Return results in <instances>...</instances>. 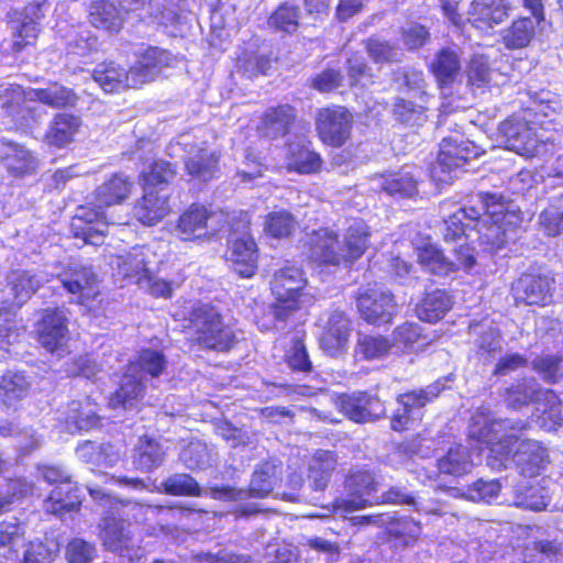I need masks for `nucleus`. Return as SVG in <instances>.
<instances>
[{
	"label": "nucleus",
	"mask_w": 563,
	"mask_h": 563,
	"mask_svg": "<svg viewBox=\"0 0 563 563\" xmlns=\"http://www.w3.org/2000/svg\"><path fill=\"white\" fill-rule=\"evenodd\" d=\"M44 0H37L25 7V19L13 34L12 49L15 53L33 45L40 32L36 20L42 18L41 5Z\"/></svg>",
	"instance_id": "34"
},
{
	"label": "nucleus",
	"mask_w": 563,
	"mask_h": 563,
	"mask_svg": "<svg viewBox=\"0 0 563 563\" xmlns=\"http://www.w3.org/2000/svg\"><path fill=\"white\" fill-rule=\"evenodd\" d=\"M475 156L473 146L465 142L462 137L449 136L444 137L440 143V151L438 154L437 163L431 173L433 177L443 180L439 176V170L450 172L454 168L462 167L471 156Z\"/></svg>",
	"instance_id": "14"
},
{
	"label": "nucleus",
	"mask_w": 563,
	"mask_h": 563,
	"mask_svg": "<svg viewBox=\"0 0 563 563\" xmlns=\"http://www.w3.org/2000/svg\"><path fill=\"white\" fill-rule=\"evenodd\" d=\"M421 527L411 518L399 519L388 527V534L402 541L404 545L408 547L419 538Z\"/></svg>",
	"instance_id": "58"
},
{
	"label": "nucleus",
	"mask_w": 563,
	"mask_h": 563,
	"mask_svg": "<svg viewBox=\"0 0 563 563\" xmlns=\"http://www.w3.org/2000/svg\"><path fill=\"white\" fill-rule=\"evenodd\" d=\"M342 412L355 422H364L377 418L382 412V404L377 397L368 396L365 391L342 394L338 400Z\"/></svg>",
	"instance_id": "19"
},
{
	"label": "nucleus",
	"mask_w": 563,
	"mask_h": 563,
	"mask_svg": "<svg viewBox=\"0 0 563 563\" xmlns=\"http://www.w3.org/2000/svg\"><path fill=\"white\" fill-rule=\"evenodd\" d=\"M93 80L106 92H118L126 88H137L133 84L132 68L126 71L114 62L98 64L92 71Z\"/></svg>",
	"instance_id": "25"
},
{
	"label": "nucleus",
	"mask_w": 563,
	"mask_h": 563,
	"mask_svg": "<svg viewBox=\"0 0 563 563\" xmlns=\"http://www.w3.org/2000/svg\"><path fill=\"white\" fill-rule=\"evenodd\" d=\"M80 125L81 121L78 117L69 113H58L54 117L45 134V141L49 145L64 147L73 142Z\"/></svg>",
	"instance_id": "37"
},
{
	"label": "nucleus",
	"mask_w": 563,
	"mask_h": 563,
	"mask_svg": "<svg viewBox=\"0 0 563 563\" xmlns=\"http://www.w3.org/2000/svg\"><path fill=\"white\" fill-rule=\"evenodd\" d=\"M518 442L517 450L515 453L511 452L510 462L512 461L525 476L538 475L550 462L548 450L541 442L532 439H519Z\"/></svg>",
	"instance_id": "15"
},
{
	"label": "nucleus",
	"mask_w": 563,
	"mask_h": 563,
	"mask_svg": "<svg viewBox=\"0 0 563 563\" xmlns=\"http://www.w3.org/2000/svg\"><path fill=\"white\" fill-rule=\"evenodd\" d=\"M4 146L2 162L10 173L23 175L34 169V159L26 148L11 142Z\"/></svg>",
	"instance_id": "49"
},
{
	"label": "nucleus",
	"mask_w": 563,
	"mask_h": 563,
	"mask_svg": "<svg viewBox=\"0 0 563 563\" xmlns=\"http://www.w3.org/2000/svg\"><path fill=\"white\" fill-rule=\"evenodd\" d=\"M165 456L166 449L157 439L143 435L134 445L132 463L135 470L150 473L163 465Z\"/></svg>",
	"instance_id": "24"
},
{
	"label": "nucleus",
	"mask_w": 563,
	"mask_h": 563,
	"mask_svg": "<svg viewBox=\"0 0 563 563\" xmlns=\"http://www.w3.org/2000/svg\"><path fill=\"white\" fill-rule=\"evenodd\" d=\"M500 487V483L496 479H477L473 485L467 487V500L475 503L489 501V499L497 497Z\"/></svg>",
	"instance_id": "62"
},
{
	"label": "nucleus",
	"mask_w": 563,
	"mask_h": 563,
	"mask_svg": "<svg viewBox=\"0 0 563 563\" xmlns=\"http://www.w3.org/2000/svg\"><path fill=\"white\" fill-rule=\"evenodd\" d=\"M89 20L98 29L117 32L121 27V18L117 7L112 2L104 0L91 3Z\"/></svg>",
	"instance_id": "48"
},
{
	"label": "nucleus",
	"mask_w": 563,
	"mask_h": 563,
	"mask_svg": "<svg viewBox=\"0 0 563 563\" xmlns=\"http://www.w3.org/2000/svg\"><path fill=\"white\" fill-rule=\"evenodd\" d=\"M512 11L509 0H473L466 20L477 30L488 31L504 23Z\"/></svg>",
	"instance_id": "10"
},
{
	"label": "nucleus",
	"mask_w": 563,
	"mask_h": 563,
	"mask_svg": "<svg viewBox=\"0 0 563 563\" xmlns=\"http://www.w3.org/2000/svg\"><path fill=\"white\" fill-rule=\"evenodd\" d=\"M350 333L351 321L344 312L334 310L328 317L320 345L329 355H336L346 347Z\"/></svg>",
	"instance_id": "18"
},
{
	"label": "nucleus",
	"mask_w": 563,
	"mask_h": 563,
	"mask_svg": "<svg viewBox=\"0 0 563 563\" xmlns=\"http://www.w3.org/2000/svg\"><path fill=\"white\" fill-rule=\"evenodd\" d=\"M81 498L78 488L73 482L55 487L44 501V509L48 514L63 515L79 509Z\"/></svg>",
	"instance_id": "36"
},
{
	"label": "nucleus",
	"mask_w": 563,
	"mask_h": 563,
	"mask_svg": "<svg viewBox=\"0 0 563 563\" xmlns=\"http://www.w3.org/2000/svg\"><path fill=\"white\" fill-rule=\"evenodd\" d=\"M365 47L367 54L375 63L399 62L402 56L400 48L378 38H368Z\"/></svg>",
	"instance_id": "54"
},
{
	"label": "nucleus",
	"mask_w": 563,
	"mask_h": 563,
	"mask_svg": "<svg viewBox=\"0 0 563 563\" xmlns=\"http://www.w3.org/2000/svg\"><path fill=\"white\" fill-rule=\"evenodd\" d=\"M58 552V548L54 544L51 548L43 542H30L23 559V563H52Z\"/></svg>",
	"instance_id": "64"
},
{
	"label": "nucleus",
	"mask_w": 563,
	"mask_h": 563,
	"mask_svg": "<svg viewBox=\"0 0 563 563\" xmlns=\"http://www.w3.org/2000/svg\"><path fill=\"white\" fill-rule=\"evenodd\" d=\"M296 227L297 220L286 210L269 212L265 219V231L273 238H287L295 231Z\"/></svg>",
	"instance_id": "51"
},
{
	"label": "nucleus",
	"mask_w": 563,
	"mask_h": 563,
	"mask_svg": "<svg viewBox=\"0 0 563 563\" xmlns=\"http://www.w3.org/2000/svg\"><path fill=\"white\" fill-rule=\"evenodd\" d=\"M179 460L190 471L206 470L212 465V454L206 443L199 440L188 442L179 453Z\"/></svg>",
	"instance_id": "47"
},
{
	"label": "nucleus",
	"mask_w": 563,
	"mask_h": 563,
	"mask_svg": "<svg viewBox=\"0 0 563 563\" xmlns=\"http://www.w3.org/2000/svg\"><path fill=\"white\" fill-rule=\"evenodd\" d=\"M342 249L338 235L324 229L318 231L312 240L311 256L320 263L340 265L345 262Z\"/></svg>",
	"instance_id": "31"
},
{
	"label": "nucleus",
	"mask_w": 563,
	"mask_h": 563,
	"mask_svg": "<svg viewBox=\"0 0 563 563\" xmlns=\"http://www.w3.org/2000/svg\"><path fill=\"white\" fill-rule=\"evenodd\" d=\"M373 188L389 196L411 197L417 191V181L410 173L398 170L375 175Z\"/></svg>",
	"instance_id": "29"
},
{
	"label": "nucleus",
	"mask_w": 563,
	"mask_h": 563,
	"mask_svg": "<svg viewBox=\"0 0 563 563\" xmlns=\"http://www.w3.org/2000/svg\"><path fill=\"white\" fill-rule=\"evenodd\" d=\"M67 316L64 309L47 308L43 310L37 325L40 343L49 352L62 349L68 335Z\"/></svg>",
	"instance_id": "12"
},
{
	"label": "nucleus",
	"mask_w": 563,
	"mask_h": 563,
	"mask_svg": "<svg viewBox=\"0 0 563 563\" xmlns=\"http://www.w3.org/2000/svg\"><path fill=\"white\" fill-rule=\"evenodd\" d=\"M368 228L363 221H354L344 236L343 254L345 262L353 263L360 258L368 245Z\"/></svg>",
	"instance_id": "43"
},
{
	"label": "nucleus",
	"mask_w": 563,
	"mask_h": 563,
	"mask_svg": "<svg viewBox=\"0 0 563 563\" xmlns=\"http://www.w3.org/2000/svg\"><path fill=\"white\" fill-rule=\"evenodd\" d=\"M165 365V357L162 353L154 350H145L140 354L137 363L131 364L126 369V376L133 377L134 382H128L121 387L131 385H134V387H140L145 383L143 382V377H136L139 371L146 372L152 377H156L163 372Z\"/></svg>",
	"instance_id": "39"
},
{
	"label": "nucleus",
	"mask_w": 563,
	"mask_h": 563,
	"mask_svg": "<svg viewBox=\"0 0 563 563\" xmlns=\"http://www.w3.org/2000/svg\"><path fill=\"white\" fill-rule=\"evenodd\" d=\"M32 492V485L23 479H9L0 483V514L9 510L19 498Z\"/></svg>",
	"instance_id": "53"
},
{
	"label": "nucleus",
	"mask_w": 563,
	"mask_h": 563,
	"mask_svg": "<svg viewBox=\"0 0 563 563\" xmlns=\"http://www.w3.org/2000/svg\"><path fill=\"white\" fill-rule=\"evenodd\" d=\"M431 70L441 87L452 84L461 70L457 53L451 48L441 49L431 63Z\"/></svg>",
	"instance_id": "41"
},
{
	"label": "nucleus",
	"mask_w": 563,
	"mask_h": 563,
	"mask_svg": "<svg viewBox=\"0 0 563 563\" xmlns=\"http://www.w3.org/2000/svg\"><path fill=\"white\" fill-rule=\"evenodd\" d=\"M170 211L168 199L155 190H146L133 207L134 218L144 225L152 227L161 222Z\"/></svg>",
	"instance_id": "26"
},
{
	"label": "nucleus",
	"mask_w": 563,
	"mask_h": 563,
	"mask_svg": "<svg viewBox=\"0 0 563 563\" xmlns=\"http://www.w3.org/2000/svg\"><path fill=\"white\" fill-rule=\"evenodd\" d=\"M132 188L131 179L118 173L96 188L93 199L100 207L107 208L124 201L130 196Z\"/></svg>",
	"instance_id": "28"
},
{
	"label": "nucleus",
	"mask_w": 563,
	"mask_h": 563,
	"mask_svg": "<svg viewBox=\"0 0 563 563\" xmlns=\"http://www.w3.org/2000/svg\"><path fill=\"white\" fill-rule=\"evenodd\" d=\"M353 117L343 107L319 110L316 126L323 143L339 147L350 137Z\"/></svg>",
	"instance_id": "9"
},
{
	"label": "nucleus",
	"mask_w": 563,
	"mask_h": 563,
	"mask_svg": "<svg viewBox=\"0 0 563 563\" xmlns=\"http://www.w3.org/2000/svg\"><path fill=\"white\" fill-rule=\"evenodd\" d=\"M175 62L176 57L166 49L158 47L146 49L132 67L133 84L140 87L154 80L164 68L173 66Z\"/></svg>",
	"instance_id": "16"
},
{
	"label": "nucleus",
	"mask_w": 563,
	"mask_h": 563,
	"mask_svg": "<svg viewBox=\"0 0 563 563\" xmlns=\"http://www.w3.org/2000/svg\"><path fill=\"white\" fill-rule=\"evenodd\" d=\"M178 147L185 152V168L191 177L202 181L216 177L219 170V154L210 148L206 141L185 133L170 144L169 150L173 155L176 154Z\"/></svg>",
	"instance_id": "6"
},
{
	"label": "nucleus",
	"mask_w": 563,
	"mask_h": 563,
	"mask_svg": "<svg viewBox=\"0 0 563 563\" xmlns=\"http://www.w3.org/2000/svg\"><path fill=\"white\" fill-rule=\"evenodd\" d=\"M29 101H38L51 108H73L78 101L76 92L58 82H51L45 88L29 89L26 92Z\"/></svg>",
	"instance_id": "30"
},
{
	"label": "nucleus",
	"mask_w": 563,
	"mask_h": 563,
	"mask_svg": "<svg viewBox=\"0 0 563 563\" xmlns=\"http://www.w3.org/2000/svg\"><path fill=\"white\" fill-rule=\"evenodd\" d=\"M57 277L68 292L79 296L80 303H84L86 299L93 298L97 295L95 290L97 277L88 266L78 264L69 265L64 272L58 273Z\"/></svg>",
	"instance_id": "22"
},
{
	"label": "nucleus",
	"mask_w": 563,
	"mask_h": 563,
	"mask_svg": "<svg viewBox=\"0 0 563 563\" xmlns=\"http://www.w3.org/2000/svg\"><path fill=\"white\" fill-rule=\"evenodd\" d=\"M390 349V342L382 335H364L356 344V353L366 360L384 357L389 354Z\"/></svg>",
	"instance_id": "52"
},
{
	"label": "nucleus",
	"mask_w": 563,
	"mask_h": 563,
	"mask_svg": "<svg viewBox=\"0 0 563 563\" xmlns=\"http://www.w3.org/2000/svg\"><path fill=\"white\" fill-rule=\"evenodd\" d=\"M307 279L302 269L295 265H286L277 269L271 280V289L276 298L272 306V313L276 321L288 320L302 303L303 288Z\"/></svg>",
	"instance_id": "3"
},
{
	"label": "nucleus",
	"mask_w": 563,
	"mask_h": 563,
	"mask_svg": "<svg viewBox=\"0 0 563 563\" xmlns=\"http://www.w3.org/2000/svg\"><path fill=\"white\" fill-rule=\"evenodd\" d=\"M344 486L349 497L336 498L334 500L335 510L352 512L374 504V500L366 498L372 493L377 492L378 488V482L374 472L368 470L352 471L346 477Z\"/></svg>",
	"instance_id": "8"
},
{
	"label": "nucleus",
	"mask_w": 563,
	"mask_h": 563,
	"mask_svg": "<svg viewBox=\"0 0 563 563\" xmlns=\"http://www.w3.org/2000/svg\"><path fill=\"white\" fill-rule=\"evenodd\" d=\"M299 8L285 3L271 15L268 23L275 29L290 33L297 30Z\"/></svg>",
	"instance_id": "55"
},
{
	"label": "nucleus",
	"mask_w": 563,
	"mask_h": 563,
	"mask_svg": "<svg viewBox=\"0 0 563 563\" xmlns=\"http://www.w3.org/2000/svg\"><path fill=\"white\" fill-rule=\"evenodd\" d=\"M536 24L530 18H518L503 31L501 42L509 49L527 47L534 36Z\"/></svg>",
	"instance_id": "44"
},
{
	"label": "nucleus",
	"mask_w": 563,
	"mask_h": 563,
	"mask_svg": "<svg viewBox=\"0 0 563 563\" xmlns=\"http://www.w3.org/2000/svg\"><path fill=\"white\" fill-rule=\"evenodd\" d=\"M418 261L430 273L439 276H446L460 269V264H454L452 258L433 245L419 250Z\"/></svg>",
	"instance_id": "45"
},
{
	"label": "nucleus",
	"mask_w": 563,
	"mask_h": 563,
	"mask_svg": "<svg viewBox=\"0 0 563 563\" xmlns=\"http://www.w3.org/2000/svg\"><path fill=\"white\" fill-rule=\"evenodd\" d=\"M423 107L417 106L411 101L397 98L393 106L394 118L405 124H415L423 115Z\"/></svg>",
	"instance_id": "63"
},
{
	"label": "nucleus",
	"mask_w": 563,
	"mask_h": 563,
	"mask_svg": "<svg viewBox=\"0 0 563 563\" xmlns=\"http://www.w3.org/2000/svg\"><path fill=\"white\" fill-rule=\"evenodd\" d=\"M374 504L406 505L413 507L416 510L417 507H419V503L416 500L413 494L406 487L399 485L391 486L380 496L375 497Z\"/></svg>",
	"instance_id": "61"
},
{
	"label": "nucleus",
	"mask_w": 563,
	"mask_h": 563,
	"mask_svg": "<svg viewBox=\"0 0 563 563\" xmlns=\"http://www.w3.org/2000/svg\"><path fill=\"white\" fill-rule=\"evenodd\" d=\"M188 322V328L196 335V342L205 349L224 352L238 341L235 331L224 324L218 310L209 305L194 307Z\"/></svg>",
	"instance_id": "2"
},
{
	"label": "nucleus",
	"mask_w": 563,
	"mask_h": 563,
	"mask_svg": "<svg viewBox=\"0 0 563 563\" xmlns=\"http://www.w3.org/2000/svg\"><path fill=\"white\" fill-rule=\"evenodd\" d=\"M477 197L482 203V209L485 211L486 220L496 222L504 221L505 212L508 210L507 201L504 196L479 192Z\"/></svg>",
	"instance_id": "56"
},
{
	"label": "nucleus",
	"mask_w": 563,
	"mask_h": 563,
	"mask_svg": "<svg viewBox=\"0 0 563 563\" xmlns=\"http://www.w3.org/2000/svg\"><path fill=\"white\" fill-rule=\"evenodd\" d=\"M529 429L522 420L501 419L488 408H477L471 418L470 437L488 444L487 464L493 470H503L510 462L512 444L519 441V433Z\"/></svg>",
	"instance_id": "1"
},
{
	"label": "nucleus",
	"mask_w": 563,
	"mask_h": 563,
	"mask_svg": "<svg viewBox=\"0 0 563 563\" xmlns=\"http://www.w3.org/2000/svg\"><path fill=\"white\" fill-rule=\"evenodd\" d=\"M505 145L508 150L526 157L538 153L540 141L528 122L520 119H507L500 126Z\"/></svg>",
	"instance_id": "11"
},
{
	"label": "nucleus",
	"mask_w": 563,
	"mask_h": 563,
	"mask_svg": "<svg viewBox=\"0 0 563 563\" xmlns=\"http://www.w3.org/2000/svg\"><path fill=\"white\" fill-rule=\"evenodd\" d=\"M287 158L289 168L300 174L316 173L322 164L320 156L302 144H289Z\"/></svg>",
	"instance_id": "46"
},
{
	"label": "nucleus",
	"mask_w": 563,
	"mask_h": 563,
	"mask_svg": "<svg viewBox=\"0 0 563 563\" xmlns=\"http://www.w3.org/2000/svg\"><path fill=\"white\" fill-rule=\"evenodd\" d=\"M229 224V216L219 210L212 211L202 205L192 203L178 218L175 234L183 241L210 239Z\"/></svg>",
	"instance_id": "4"
},
{
	"label": "nucleus",
	"mask_w": 563,
	"mask_h": 563,
	"mask_svg": "<svg viewBox=\"0 0 563 563\" xmlns=\"http://www.w3.org/2000/svg\"><path fill=\"white\" fill-rule=\"evenodd\" d=\"M25 541V527L16 518L0 521V550L9 560L18 558Z\"/></svg>",
	"instance_id": "38"
},
{
	"label": "nucleus",
	"mask_w": 563,
	"mask_h": 563,
	"mask_svg": "<svg viewBox=\"0 0 563 563\" xmlns=\"http://www.w3.org/2000/svg\"><path fill=\"white\" fill-rule=\"evenodd\" d=\"M452 307L450 296L441 289L428 292L417 307V316L426 322L440 320Z\"/></svg>",
	"instance_id": "42"
},
{
	"label": "nucleus",
	"mask_w": 563,
	"mask_h": 563,
	"mask_svg": "<svg viewBox=\"0 0 563 563\" xmlns=\"http://www.w3.org/2000/svg\"><path fill=\"white\" fill-rule=\"evenodd\" d=\"M164 493L173 496H203V489L190 475L177 473L170 475L162 483Z\"/></svg>",
	"instance_id": "50"
},
{
	"label": "nucleus",
	"mask_w": 563,
	"mask_h": 563,
	"mask_svg": "<svg viewBox=\"0 0 563 563\" xmlns=\"http://www.w3.org/2000/svg\"><path fill=\"white\" fill-rule=\"evenodd\" d=\"M228 251V260L232 262L234 272L241 277H252L257 268V247L250 234L232 239Z\"/></svg>",
	"instance_id": "20"
},
{
	"label": "nucleus",
	"mask_w": 563,
	"mask_h": 563,
	"mask_svg": "<svg viewBox=\"0 0 563 563\" xmlns=\"http://www.w3.org/2000/svg\"><path fill=\"white\" fill-rule=\"evenodd\" d=\"M283 462L277 457H269L258 463L252 473L247 493L250 498H266L280 481Z\"/></svg>",
	"instance_id": "17"
},
{
	"label": "nucleus",
	"mask_w": 563,
	"mask_h": 563,
	"mask_svg": "<svg viewBox=\"0 0 563 563\" xmlns=\"http://www.w3.org/2000/svg\"><path fill=\"white\" fill-rule=\"evenodd\" d=\"M338 466V456L332 451H317L308 466L309 485L314 492H323Z\"/></svg>",
	"instance_id": "27"
},
{
	"label": "nucleus",
	"mask_w": 563,
	"mask_h": 563,
	"mask_svg": "<svg viewBox=\"0 0 563 563\" xmlns=\"http://www.w3.org/2000/svg\"><path fill=\"white\" fill-rule=\"evenodd\" d=\"M48 278H43L24 269H15L7 276V287L13 297L14 305L22 306Z\"/></svg>",
	"instance_id": "32"
},
{
	"label": "nucleus",
	"mask_w": 563,
	"mask_h": 563,
	"mask_svg": "<svg viewBox=\"0 0 563 563\" xmlns=\"http://www.w3.org/2000/svg\"><path fill=\"white\" fill-rule=\"evenodd\" d=\"M477 231L482 243L490 246L492 250H498L507 242L503 222L482 221Z\"/></svg>",
	"instance_id": "57"
},
{
	"label": "nucleus",
	"mask_w": 563,
	"mask_h": 563,
	"mask_svg": "<svg viewBox=\"0 0 563 563\" xmlns=\"http://www.w3.org/2000/svg\"><path fill=\"white\" fill-rule=\"evenodd\" d=\"M27 90H23L21 86L11 85L10 87L0 90L1 107L11 117H15L23 112L22 103L26 100Z\"/></svg>",
	"instance_id": "60"
},
{
	"label": "nucleus",
	"mask_w": 563,
	"mask_h": 563,
	"mask_svg": "<svg viewBox=\"0 0 563 563\" xmlns=\"http://www.w3.org/2000/svg\"><path fill=\"white\" fill-rule=\"evenodd\" d=\"M96 553L95 544L80 538L69 541L66 548L68 563H90L95 559Z\"/></svg>",
	"instance_id": "59"
},
{
	"label": "nucleus",
	"mask_w": 563,
	"mask_h": 563,
	"mask_svg": "<svg viewBox=\"0 0 563 563\" xmlns=\"http://www.w3.org/2000/svg\"><path fill=\"white\" fill-rule=\"evenodd\" d=\"M512 289L516 300L527 305L545 306L552 298L553 279L544 274H523Z\"/></svg>",
	"instance_id": "13"
},
{
	"label": "nucleus",
	"mask_w": 563,
	"mask_h": 563,
	"mask_svg": "<svg viewBox=\"0 0 563 563\" xmlns=\"http://www.w3.org/2000/svg\"><path fill=\"white\" fill-rule=\"evenodd\" d=\"M296 118L295 109L289 104L268 108L257 126L258 134L269 140L286 135Z\"/></svg>",
	"instance_id": "23"
},
{
	"label": "nucleus",
	"mask_w": 563,
	"mask_h": 563,
	"mask_svg": "<svg viewBox=\"0 0 563 563\" xmlns=\"http://www.w3.org/2000/svg\"><path fill=\"white\" fill-rule=\"evenodd\" d=\"M103 545L112 552L122 553L131 545V536L124 520L106 517L99 523Z\"/></svg>",
	"instance_id": "35"
},
{
	"label": "nucleus",
	"mask_w": 563,
	"mask_h": 563,
	"mask_svg": "<svg viewBox=\"0 0 563 563\" xmlns=\"http://www.w3.org/2000/svg\"><path fill=\"white\" fill-rule=\"evenodd\" d=\"M148 255V250L143 246H135L124 254L117 255L112 262L117 275L139 286L141 279L151 272L147 267Z\"/></svg>",
	"instance_id": "21"
},
{
	"label": "nucleus",
	"mask_w": 563,
	"mask_h": 563,
	"mask_svg": "<svg viewBox=\"0 0 563 563\" xmlns=\"http://www.w3.org/2000/svg\"><path fill=\"white\" fill-rule=\"evenodd\" d=\"M563 556V544L558 540L540 539L526 544L525 563H553Z\"/></svg>",
	"instance_id": "40"
},
{
	"label": "nucleus",
	"mask_w": 563,
	"mask_h": 563,
	"mask_svg": "<svg viewBox=\"0 0 563 563\" xmlns=\"http://www.w3.org/2000/svg\"><path fill=\"white\" fill-rule=\"evenodd\" d=\"M440 474L461 477L471 473L473 460L470 450L462 444L451 446L445 454L437 460Z\"/></svg>",
	"instance_id": "33"
},
{
	"label": "nucleus",
	"mask_w": 563,
	"mask_h": 563,
	"mask_svg": "<svg viewBox=\"0 0 563 563\" xmlns=\"http://www.w3.org/2000/svg\"><path fill=\"white\" fill-rule=\"evenodd\" d=\"M504 400L515 410L533 404L532 417L541 428L551 429L561 423L560 401L553 389H506Z\"/></svg>",
	"instance_id": "5"
},
{
	"label": "nucleus",
	"mask_w": 563,
	"mask_h": 563,
	"mask_svg": "<svg viewBox=\"0 0 563 563\" xmlns=\"http://www.w3.org/2000/svg\"><path fill=\"white\" fill-rule=\"evenodd\" d=\"M356 301L361 316L373 324L389 323L396 311L393 294L378 284L361 289Z\"/></svg>",
	"instance_id": "7"
}]
</instances>
